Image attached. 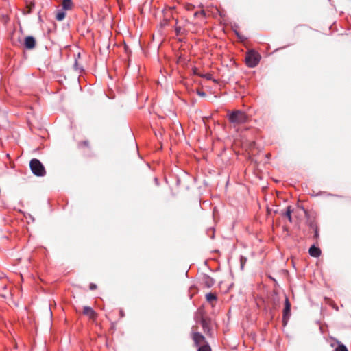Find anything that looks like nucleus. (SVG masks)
<instances>
[{
  "instance_id": "nucleus-4",
  "label": "nucleus",
  "mask_w": 351,
  "mask_h": 351,
  "mask_svg": "<svg viewBox=\"0 0 351 351\" xmlns=\"http://www.w3.org/2000/svg\"><path fill=\"white\" fill-rule=\"evenodd\" d=\"M30 168L36 176H43L45 174V168L38 159L34 158L30 161Z\"/></svg>"
},
{
  "instance_id": "nucleus-10",
  "label": "nucleus",
  "mask_w": 351,
  "mask_h": 351,
  "mask_svg": "<svg viewBox=\"0 0 351 351\" xmlns=\"http://www.w3.org/2000/svg\"><path fill=\"white\" fill-rule=\"evenodd\" d=\"M206 298L207 301L209 302H212L213 301H215L217 300L216 295L212 293L206 294Z\"/></svg>"
},
{
  "instance_id": "nucleus-17",
  "label": "nucleus",
  "mask_w": 351,
  "mask_h": 351,
  "mask_svg": "<svg viewBox=\"0 0 351 351\" xmlns=\"http://www.w3.org/2000/svg\"><path fill=\"white\" fill-rule=\"evenodd\" d=\"M176 33L178 34H182V28L180 27H178L176 28Z\"/></svg>"
},
{
  "instance_id": "nucleus-11",
  "label": "nucleus",
  "mask_w": 351,
  "mask_h": 351,
  "mask_svg": "<svg viewBox=\"0 0 351 351\" xmlns=\"http://www.w3.org/2000/svg\"><path fill=\"white\" fill-rule=\"evenodd\" d=\"M197 351H212L210 346L206 343L199 346Z\"/></svg>"
},
{
  "instance_id": "nucleus-2",
  "label": "nucleus",
  "mask_w": 351,
  "mask_h": 351,
  "mask_svg": "<svg viewBox=\"0 0 351 351\" xmlns=\"http://www.w3.org/2000/svg\"><path fill=\"white\" fill-rule=\"evenodd\" d=\"M228 119L230 123L238 125L247 123L249 121V117L241 110H234L228 114Z\"/></svg>"
},
{
  "instance_id": "nucleus-23",
  "label": "nucleus",
  "mask_w": 351,
  "mask_h": 351,
  "mask_svg": "<svg viewBox=\"0 0 351 351\" xmlns=\"http://www.w3.org/2000/svg\"><path fill=\"white\" fill-rule=\"evenodd\" d=\"M206 78H207V79H210V75H207V76H206Z\"/></svg>"
},
{
  "instance_id": "nucleus-21",
  "label": "nucleus",
  "mask_w": 351,
  "mask_h": 351,
  "mask_svg": "<svg viewBox=\"0 0 351 351\" xmlns=\"http://www.w3.org/2000/svg\"><path fill=\"white\" fill-rule=\"evenodd\" d=\"M198 14H199V12H196L194 13V16L196 17V16H198Z\"/></svg>"
},
{
  "instance_id": "nucleus-22",
  "label": "nucleus",
  "mask_w": 351,
  "mask_h": 351,
  "mask_svg": "<svg viewBox=\"0 0 351 351\" xmlns=\"http://www.w3.org/2000/svg\"><path fill=\"white\" fill-rule=\"evenodd\" d=\"M200 14H202L203 16H204V15H205V12H204V10H202V11L200 12Z\"/></svg>"
},
{
  "instance_id": "nucleus-13",
  "label": "nucleus",
  "mask_w": 351,
  "mask_h": 351,
  "mask_svg": "<svg viewBox=\"0 0 351 351\" xmlns=\"http://www.w3.org/2000/svg\"><path fill=\"white\" fill-rule=\"evenodd\" d=\"M65 16H66L65 12H64L62 11H60L57 13L56 18L58 21H62L64 19Z\"/></svg>"
},
{
  "instance_id": "nucleus-9",
  "label": "nucleus",
  "mask_w": 351,
  "mask_h": 351,
  "mask_svg": "<svg viewBox=\"0 0 351 351\" xmlns=\"http://www.w3.org/2000/svg\"><path fill=\"white\" fill-rule=\"evenodd\" d=\"M62 8L65 10H70L73 8V3L71 0H63L62 3Z\"/></svg>"
},
{
  "instance_id": "nucleus-12",
  "label": "nucleus",
  "mask_w": 351,
  "mask_h": 351,
  "mask_svg": "<svg viewBox=\"0 0 351 351\" xmlns=\"http://www.w3.org/2000/svg\"><path fill=\"white\" fill-rule=\"evenodd\" d=\"M285 215L288 218L289 221L290 222H291L292 219H291V206H288L287 208V210L285 213Z\"/></svg>"
},
{
  "instance_id": "nucleus-3",
  "label": "nucleus",
  "mask_w": 351,
  "mask_h": 351,
  "mask_svg": "<svg viewBox=\"0 0 351 351\" xmlns=\"http://www.w3.org/2000/svg\"><path fill=\"white\" fill-rule=\"evenodd\" d=\"M260 55L254 51H249L245 56V62L249 67H255L260 61Z\"/></svg>"
},
{
  "instance_id": "nucleus-16",
  "label": "nucleus",
  "mask_w": 351,
  "mask_h": 351,
  "mask_svg": "<svg viewBox=\"0 0 351 351\" xmlns=\"http://www.w3.org/2000/svg\"><path fill=\"white\" fill-rule=\"evenodd\" d=\"M197 93L201 96V97H205L206 96V93L202 91V90H197Z\"/></svg>"
},
{
  "instance_id": "nucleus-14",
  "label": "nucleus",
  "mask_w": 351,
  "mask_h": 351,
  "mask_svg": "<svg viewBox=\"0 0 351 351\" xmlns=\"http://www.w3.org/2000/svg\"><path fill=\"white\" fill-rule=\"evenodd\" d=\"M335 351H348L346 346L339 344L335 350Z\"/></svg>"
},
{
  "instance_id": "nucleus-20",
  "label": "nucleus",
  "mask_w": 351,
  "mask_h": 351,
  "mask_svg": "<svg viewBox=\"0 0 351 351\" xmlns=\"http://www.w3.org/2000/svg\"><path fill=\"white\" fill-rule=\"evenodd\" d=\"M84 314L88 313V308H87V307H84Z\"/></svg>"
},
{
  "instance_id": "nucleus-18",
  "label": "nucleus",
  "mask_w": 351,
  "mask_h": 351,
  "mask_svg": "<svg viewBox=\"0 0 351 351\" xmlns=\"http://www.w3.org/2000/svg\"><path fill=\"white\" fill-rule=\"evenodd\" d=\"M319 234H318V230H317V228L315 227V237H318Z\"/></svg>"
},
{
  "instance_id": "nucleus-5",
  "label": "nucleus",
  "mask_w": 351,
  "mask_h": 351,
  "mask_svg": "<svg viewBox=\"0 0 351 351\" xmlns=\"http://www.w3.org/2000/svg\"><path fill=\"white\" fill-rule=\"evenodd\" d=\"M191 337L195 346H199L201 344L204 345L208 343L206 341L205 337L197 331V326H193L192 327Z\"/></svg>"
},
{
  "instance_id": "nucleus-7",
  "label": "nucleus",
  "mask_w": 351,
  "mask_h": 351,
  "mask_svg": "<svg viewBox=\"0 0 351 351\" xmlns=\"http://www.w3.org/2000/svg\"><path fill=\"white\" fill-rule=\"evenodd\" d=\"M35 39L32 36H27L25 39V45L27 49H33L35 47Z\"/></svg>"
},
{
  "instance_id": "nucleus-19",
  "label": "nucleus",
  "mask_w": 351,
  "mask_h": 351,
  "mask_svg": "<svg viewBox=\"0 0 351 351\" xmlns=\"http://www.w3.org/2000/svg\"><path fill=\"white\" fill-rule=\"evenodd\" d=\"M89 288H90V289H93H93H96V285H94V284H91V285L89 286Z\"/></svg>"
},
{
  "instance_id": "nucleus-6",
  "label": "nucleus",
  "mask_w": 351,
  "mask_h": 351,
  "mask_svg": "<svg viewBox=\"0 0 351 351\" xmlns=\"http://www.w3.org/2000/svg\"><path fill=\"white\" fill-rule=\"evenodd\" d=\"M291 315V303L287 297H285V308L283 309L282 322L285 326Z\"/></svg>"
},
{
  "instance_id": "nucleus-1",
  "label": "nucleus",
  "mask_w": 351,
  "mask_h": 351,
  "mask_svg": "<svg viewBox=\"0 0 351 351\" xmlns=\"http://www.w3.org/2000/svg\"><path fill=\"white\" fill-rule=\"evenodd\" d=\"M196 321L199 323L202 327L204 332L210 337H213L212 331V320L210 317L205 316L203 311L199 310L196 315Z\"/></svg>"
},
{
  "instance_id": "nucleus-15",
  "label": "nucleus",
  "mask_w": 351,
  "mask_h": 351,
  "mask_svg": "<svg viewBox=\"0 0 351 351\" xmlns=\"http://www.w3.org/2000/svg\"><path fill=\"white\" fill-rule=\"evenodd\" d=\"M88 312L89 319H95L96 317V313H95V311L92 308H89Z\"/></svg>"
},
{
  "instance_id": "nucleus-8",
  "label": "nucleus",
  "mask_w": 351,
  "mask_h": 351,
  "mask_svg": "<svg viewBox=\"0 0 351 351\" xmlns=\"http://www.w3.org/2000/svg\"><path fill=\"white\" fill-rule=\"evenodd\" d=\"M308 253L313 257H319L321 254V250L313 245L309 248Z\"/></svg>"
}]
</instances>
